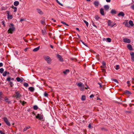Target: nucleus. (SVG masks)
Segmentation results:
<instances>
[{
	"label": "nucleus",
	"instance_id": "obj_1",
	"mask_svg": "<svg viewBox=\"0 0 134 134\" xmlns=\"http://www.w3.org/2000/svg\"><path fill=\"white\" fill-rule=\"evenodd\" d=\"M9 26L10 28L8 30V33L12 34L13 32L15 31V28L14 24L12 23H11Z\"/></svg>",
	"mask_w": 134,
	"mask_h": 134
},
{
	"label": "nucleus",
	"instance_id": "obj_2",
	"mask_svg": "<svg viewBox=\"0 0 134 134\" xmlns=\"http://www.w3.org/2000/svg\"><path fill=\"white\" fill-rule=\"evenodd\" d=\"M21 96V95L20 94L19 91H16L15 92V94L13 96V97H15L16 99H20Z\"/></svg>",
	"mask_w": 134,
	"mask_h": 134
},
{
	"label": "nucleus",
	"instance_id": "obj_3",
	"mask_svg": "<svg viewBox=\"0 0 134 134\" xmlns=\"http://www.w3.org/2000/svg\"><path fill=\"white\" fill-rule=\"evenodd\" d=\"M43 58L48 63H50L52 60L50 57L48 56L44 55L43 57Z\"/></svg>",
	"mask_w": 134,
	"mask_h": 134
},
{
	"label": "nucleus",
	"instance_id": "obj_4",
	"mask_svg": "<svg viewBox=\"0 0 134 134\" xmlns=\"http://www.w3.org/2000/svg\"><path fill=\"white\" fill-rule=\"evenodd\" d=\"M36 118L40 120H41L43 119V115L41 114H37L36 116Z\"/></svg>",
	"mask_w": 134,
	"mask_h": 134
},
{
	"label": "nucleus",
	"instance_id": "obj_5",
	"mask_svg": "<svg viewBox=\"0 0 134 134\" xmlns=\"http://www.w3.org/2000/svg\"><path fill=\"white\" fill-rule=\"evenodd\" d=\"M6 124L8 126H10V122L8 120L7 118L6 117H4L3 118Z\"/></svg>",
	"mask_w": 134,
	"mask_h": 134
},
{
	"label": "nucleus",
	"instance_id": "obj_6",
	"mask_svg": "<svg viewBox=\"0 0 134 134\" xmlns=\"http://www.w3.org/2000/svg\"><path fill=\"white\" fill-rule=\"evenodd\" d=\"M108 25L111 27H113L114 25H115L116 24L115 23H114L113 24H112L111 21L110 20H109L108 21Z\"/></svg>",
	"mask_w": 134,
	"mask_h": 134
},
{
	"label": "nucleus",
	"instance_id": "obj_7",
	"mask_svg": "<svg viewBox=\"0 0 134 134\" xmlns=\"http://www.w3.org/2000/svg\"><path fill=\"white\" fill-rule=\"evenodd\" d=\"M123 41L124 42L128 43H130L131 42L130 39L126 38H124Z\"/></svg>",
	"mask_w": 134,
	"mask_h": 134
},
{
	"label": "nucleus",
	"instance_id": "obj_8",
	"mask_svg": "<svg viewBox=\"0 0 134 134\" xmlns=\"http://www.w3.org/2000/svg\"><path fill=\"white\" fill-rule=\"evenodd\" d=\"M57 57H58V58L59 59V60L60 61L62 62L63 61V58L59 54H57Z\"/></svg>",
	"mask_w": 134,
	"mask_h": 134
},
{
	"label": "nucleus",
	"instance_id": "obj_9",
	"mask_svg": "<svg viewBox=\"0 0 134 134\" xmlns=\"http://www.w3.org/2000/svg\"><path fill=\"white\" fill-rule=\"evenodd\" d=\"M125 15V14L124 13L122 12H120L118 15V16H121L124 17Z\"/></svg>",
	"mask_w": 134,
	"mask_h": 134
},
{
	"label": "nucleus",
	"instance_id": "obj_10",
	"mask_svg": "<svg viewBox=\"0 0 134 134\" xmlns=\"http://www.w3.org/2000/svg\"><path fill=\"white\" fill-rule=\"evenodd\" d=\"M130 54L131 56L132 60L134 61V53L131 52L130 53Z\"/></svg>",
	"mask_w": 134,
	"mask_h": 134
},
{
	"label": "nucleus",
	"instance_id": "obj_11",
	"mask_svg": "<svg viewBox=\"0 0 134 134\" xmlns=\"http://www.w3.org/2000/svg\"><path fill=\"white\" fill-rule=\"evenodd\" d=\"M8 14V19H11L13 18V16L12 15H10L9 14V12H8L7 13Z\"/></svg>",
	"mask_w": 134,
	"mask_h": 134
},
{
	"label": "nucleus",
	"instance_id": "obj_12",
	"mask_svg": "<svg viewBox=\"0 0 134 134\" xmlns=\"http://www.w3.org/2000/svg\"><path fill=\"white\" fill-rule=\"evenodd\" d=\"M30 126H27L25 127L24 129L23 130V131L25 132L28 129H30Z\"/></svg>",
	"mask_w": 134,
	"mask_h": 134
},
{
	"label": "nucleus",
	"instance_id": "obj_13",
	"mask_svg": "<svg viewBox=\"0 0 134 134\" xmlns=\"http://www.w3.org/2000/svg\"><path fill=\"white\" fill-rule=\"evenodd\" d=\"M127 47L131 51L132 50V46L130 44H128L127 46Z\"/></svg>",
	"mask_w": 134,
	"mask_h": 134
},
{
	"label": "nucleus",
	"instance_id": "obj_14",
	"mask_svg": "<svg viewBox=\"0 0 134 134\" xmlns=\"http://www.w3.org/2000/svg\"><path fill=\"white\" fill-rule=\"evenodd\" d=\"M100 14L102 15H104V11L103 9V8H101L100 10Z\"/></svg>",
	"mask_w": 134,
	"mask_h": 134
},
{
	"label": "nucleus",
	"instance_id": "obj_15",
	"mask_svg": "<svg viewBox=\"0 0 134 134\" xmlns=\"http://www.w3.org/2000/svg\"><path fill=\"white\" fill-rule=\"evenodd\" d=\"M112 14H116V11L114 9H112L110 12Z\"/></svg>",
	"mask_w": 134,
	"mask_h": 134
},
{
	"label": "nucleus",
	"instance_id": "obj_16",
	"mask_svg": "<svg viewBox=\"0 0 134 134\" xmlns=\"http://www.w3.org/2000/svg\"><path fill=\"white\" fill-rule=\"evenodd\" d=\"M16 79L18 82L21 81V82H22L23 81V79H21L19 77H17L16 78Z\"/></svg>",
	"mask_w": 134,
	"mask_h": 134
},
{
	"label": "nucleus",
	"instance_id": "obj_17",
	"mask_svg": "<svg viewBox=\"0 0 134 134\" xmlns=\"http://www.w3.org/2000/svg\"><path fill=\"white\" fill-rule=\"evenodd\" d=\"M19 4V2L18 1H15L14 3V6H17Z\"/></svg>",
	"mask_w": 134,
	"mask_h": 134
},
{
	"label": "nucleus",
	"instance_id": "obj_18",
	"mask_svg": "<svg viewBox=\"0 0 134 134\" xmlns=\"http://www.w3.org/2000/svg\"><path fill=\"white\" fill-rule=\"evenodd\" d=\"M5 101L8 103V104H11V102L10 101H9L8 100V99L7 98V97H5Z\"/></svg>",
	"mask_w": 134,
	"mask_h": 134
},
{
	"label": "nucleus",
	"instance_id": "obj_19",
	"mask_svg": "<svg viewBox=\"0 0 134 134\" xmlns=\"http://www.w3.org/2000/svg\"><path fill=\"white\" fill-rule=\"evenodd\" d=\"M99 2L98 1H95L94 2V4L96 6H98L99 4Z\"/></svg>",
	"mask_w": 134,
	"mask_h": 134
},
{
	"label": "nucleus",
	"instance_id": "obj_20",
	"mask_svg": "<svg viewBox=\"0 0 134 134\" xmlns=\"http://www.w3.org/2000/svg\"><path fill=\"white\" fill-rule=\"evenodd\" d=\"M29 90L31 92H33L34 90V88L33 87H30L29 88Z\"/></svg>",
	"mask_w": 134,
	"mask_h": 134
},
{
	"label": "nucleus",
	"instance_id": "obj_21",
	"mask_svg": "<svg viewBox=\"0 0 134 134\" xmlns=\"http://www.w3.org/2000/svg\"><path fill=\"white\" fill-rule=\"evenodd\" d=\"M40 48V46H38L36 48H34L33 50V51L34 52H36L38 51L39 49Z\"/></svg>",
	"mask_w": 134,
	"mask_h": 134
},
{
	"label": "nucleus",
	"instance_id": "obj_22",
	"mask_svg": "<svg viewBox=\"0 0 134 134\" xmlns=\"http://www.w3.org/2000/svg\"><path fill=\"white\" fill-rule=\"evenodd\" d=\"M37 10L38 12L40 14H43V12H42L41 10L39 9H37Z\"/></svg>",
	"mask_w": 134,
	"mask_h": 134
},
{
	"label": "nucleus",
	"instance_id": "obj_23",
	"mask_svg": "<svg viewBox=\"0 0 134 134\" xmlns=\"http://www.w3.org/2000/svg\"><path fill=\"white\" fill-rule=\"evenodd\" d=\"M69 69H66L65 71H64L63 72V73L65 74H66L67 73H69Z\"/></svg>",
	"mask_w": 134,
	"mask_h": 134
},
{
	"label": "nucleus",
	"instance_id": "obj_24",
	"mask_svg": "<svg viewBox=\"0 0 134 134\" xmlns=\"http://www.w3.org/2000/svg\"><path fill=\"white\" fill-rule=\"evenodd\" d=\"M83 84L81 82H80L77 84V85L80 87L82 86Z\"/></svg>",
	"mask_w": 134,
	"mask_h": 134
},
{
	"label": "nucleus",
	"instance_id": "obj_25",
	"mask_svg": "<svg viewBox=\"0 0 134 134\" xmlns=\"http://www.w3.org/2000/svg\"><path fill=\"white\" fill-rule=\"evenodd\" d=\"M9 74V72H7L6 71H5L3 73V75L4 76H6L7 74Z\"/></svg>",
	"mask_w": 134,
	"mask_h": 134
},
{
	"label": "nucleus",
	"instance_id": "obj_26",
	"mask_svg": "<svg viewBox=\"0 0 134 134\" xmlns=\"http://www.w3.org/2000/svg\"><path fill=\"white\" fill-rule=\"evenodd\" d=\"M104 8L106 10H108L109 8V7L108 5H106L104 6Z\"/></svg>",
	"mask_w": 134,
	"mask_h": 134
},
{
	"label": "nucleus",
	"instance_id": "obj_27",
	"mask_svg": "<svg viewBox=\"0 0 134 134\" xmlns=\"http://www.w3.org/2000/svg\"><path fill=\"white\" fill-rule=\"evenodd\" d=\"M42 34L43 35H45L46 33V31L45 29L44 30H42Z\"/></svg>",
	"mask_w": 134,
	"mask_h": 134
},
{
	"label": "nucleus",
	"instance_id": "obj_28",
	"mask_svg": "<svg viewBox=\"0 0 134 134\" xmlns=\"http://www.w3.org/2000/svg\"><path fill=\"white\" fill-rule=\"evenodd\" d=\"M80 90L81 91H83L84 90L85 87H84V85H83L81 87H80Z\"/></svg>",
	"mask_w": 134,
	"mask_h": 134
},
{
	"label": "nucleus",
	"instance_id": "obj_29",
	"mask_svg": "<svg viewBox=\"0 0 134 134\" xmlns=\"http://www.w3.org/2000/svg\"><path fill=\"white\" fill-rule=\"evenodd\" d=\"M12 8L14 9V12H16L17 11V8L13 6Z\"/></svg>",
	"mask_w": 134,
	"mask_h": 134
},
{
	"label": "nucleus",
	"instance_id": "obj_30",
	"mask_svg": "<svg viewBox=\"0 0 134 134\" xmlns=\"http://www.w3.org/2000/svg\"><path fill=\"white\" fill-rule=\"evenodd\" d=\"M129 23L131 26H133V22L132 20H130L129 21Z\"/></svg>",
	"mask_w": 134,
	"mask_h": 134
},
{
	"label": "nucleus",
	"instance_id": "obj_31",
	"mask_svg": "<svg viewBox=\"0 0 134 134\" xmlns=\"http://www.w3.org/2000/svg\"><path fill=\"white\" fill-rule=\"evenodd\" d=\"M81 100H85L86 99V97L85 96H82L81 97Z\"/></svg>",
	"mask_w": 134,
	"mask_h": 134
},
{
	"label": "nucleus",
	"instance_id": "obj_32",
	"mask_svg": "<svg viewBox=\"0 0 134 134\" xmlns=\"http://www.w3.org/2000/svg\"><path fill=\"white\" fill-rule=\"evenodd\" d=\"M33 108L35 110H36L38 109V107L36 105H34Z\"/></svg>",
	"mask_w": 134,
	"mask_h": 134
},
{
	"label": "nucleus",
	"instance_id": "obj_33",
	"mask_svg": "<svg viewBox=\"0 0 134 134\" xmlns=\"http://www.w3.org/2000/svg\"><path fill=\"white\" fill-rule=\"evenodd\" d=\"M106 40L107 41L109 42H110L111 41V39L110 38H106Z\"/></svg>",
	"mask_w": 134,
	"mask_h": 134
},
{
	"label": "nucleus",
	"instance_id": "obj_34",
	"mask_svg": "<svg viewBox=\"0 0 134 134\" xmlns=\"http://www.w3.org/2000/svg\"><path fill=\"white\" fill-rule=\"evenodd\" d=\"M125 93L126 94H131V92L129 91L126 90L125 92Z\"/></svg>",
	"mask_w": 134,
	"mask_h": 134
},
{
	"label": "nucleus",
	"instance_id": "obj_35",
	"mask_svg": "<svg viewBox=\"0 0 134 134\" xmlns=\"http://www.w3.org/2000/svg\"><path fill=\"white\" fill-rule=\"evenodd\" d=\"M83 21L85 23V24L86 25V26L87 27H88V23L87 21H86L85 20H83Z\"/></svg>",
	"mask_w": 134,
	"mask_h": 134
},
{
	"label": "nucleus",
	"instance_id": "obj_36",
	"mask_svg": "<svg viewBox=\"0 0 134 134\" xmlns=\"http://www.w3.org/2000/svg\"><path fill=\"white\" fill-rule=\"evenodd\" d=\"M24 86L26 87H27L29 86L28 84L27 83H24Z\"/></svg>",
	"mask_w": 134,
	"mask_h": 134
},
{
	"label": "nucleus",
	"instance_id": "obj_37",
	"mask_svg": "<svg viewBox=\"0 0 134 134\" xmlns=\"http://www.w3.org/2000/svg\"><path fill=\"white\" fill-rule=\"evenodd\" d=\"M61 23H62L64 25H65L67 26H69V25H68V24H66V23H65V22H64V21H61Z\"/></svg>",
	"mask_w": 134,
	"mask_h": 134
},
{
	"label": "nucleus",
	"instance_id": "obj_38",
	"mask_svg": "<svg viewBox=\"0 0 134 134\" xmlns=\"http://www.w3.org/2000/svg\"><path fill=\"white\" fill-rule=\"evenodd\" d=\"M80 41L84 45L86 46V47H88L87 45L85 43L83 42L82 40H80Z\"/></svg>",
	"mask_w": 134,
	"mask_h": 134
},
{
	"label": "nucleus",
	"instance_id": "obj_39",
	"mask_svg": "<svg viewBox=\"0 0 134 134\" xmlns=\"http://www.w3.org/2000/svg\"><path fill=\"white\" fill-rule=\"evenodd\" d=\"M41 23L43 24L44 25V20L43 19V20H41Z\"/></svg>",
	"mask_w": 134,
	"mask_h": 134
},
{
	"label": "nucleus",
	"instance_id": "obj_40",
	"mask_svg": "<svg viewBox=\"0 0 134 134\" xmlns=\"http://www.w3.org/2000/svg\"><path fill=\"white\" fill-rule=\"evenodd\" d=\"M4 69L3 68H1L0 69V72L1 73H3L4 71Z\"/></svg>",
	"mask_w": 134,
	"mask_h": 134
},
{
	"label": "nucleus",
	"instance_id": "obj_41",
	"mask_svg": "<svg viewBox=\"0 0 134 134\" xmlns=\"http://www.w3.org/2000/svg\"><path fill=\"white\" fill-rule=\"evenodd\" d=\"M95 19L96 20H97L99 19V17L97 15L95 17Z\"/></svg>",
	"mask_w": 134,
	"mask_h": 134
},
{
	"label": "nucleus",
	"instance_id": "obj_42",
	"mask_svg": "<svg viewBox=\"0 0 134 134\" xmlns=\"http://www.w3.org/2000/svg\"><path fill=\"white\" fill-rule=\"evenodd\" d=\"M56 2H57L60 5L62 6H63V5L61 3L58 1V0H56Z\"/></svg>",
	"mask_w": 134,
	"mask_h": 134
},
{
	"label": "nucleus",
	"instance_id": "obj_43",
	"mask_svg": "<svg viewBox=\"0 0 134 134\" xmlns=\"http://www.w3.org/2000/svg\"><path fill=\"white\" fill-rule=\"evenodd\" d=\"M11 79V78L10 77H9L7 79V80L8 82H10Z\"/></svg>",
	"mask_w": 134,
	"mask_h": 134
},
{
	"label": "nucleus",
	"instance_id": "obj_44",
	"mask_svg": "<svg viewBox=\"0 0 134 134\" xmlns=\"http://www.w3.org/2000/svg\"><path fill=\"white\" fill-rule=\"evenodd\" d=\"M127 84L128 85V86H130V81H128L127 82Z\"/></svg>",
	"mask_w": 134,
	"mask_h": 134
},
{
	"label": "nucleus",
	"instance_id": "obj_45",
	"mask_svg": "<svg viewBox=\"0 0 134 134\" xmlns=\"http://www.w3.org/2000/svg\"><path fill=\"white\" fill-rule=\"evenodd\" d=\"M119 69V67L118 65H116L115 69L116 70H118Z\"/></svg>",
	"mask_w": 134,
	"mask_h": 134
},
{
	"label": "nucleus",
	"instance_id": "obj_46",
	"mask_svg": "<svg viewBox=\"0 0 134 134\" xmlns=\"http://www.w3.org/2000/svg\"><path fill=\"white\" fill-rule=\"evenodd\" d=\"M20 102L21 103H22L23 105H24V104L26 103V102H25L24 101L23 102L21 100L20 101Z\"/></svg>",
	"mask_w": 134,
	"mask_h": 134
},
{
	"label": "nucleus",
	"instance_id": "obj_47",
	"mask_svg": "<svg viewBox=\"0 0 134 134\" xmlns=\"http://www.w3.org/2000/svg\"><path fill=\"white\" fill-rule=\"evenodd\" d=\"M125 25L127 27H129V24H128V23L127 22L126 23H125Z\"/></svg>",
	"mask_w": 134,
	"mask_h": 134
},
{
	"label": "nucleus",
	"instance_id": "obj_48",
	"mask_svg": "<svg viewBox=\"0 0 134 134\" xmlns=\"http://www.w3.org/2000/svg\"><path fill=\"white\" fill-rule=\"evenodd\" d=\"M10 85L11 87H12L13 85V83L12 82H10Z\"/></svg>",
	"mask_w": 134,
	"mask_h": 134
},
{
	"label": "nucleus",
	"instance_id": "obj_49",
	"mask_svg": "<svg viewBox=\"0 0 134 134\" xmlns=\"http://www.w3.org/2000/svg\"><path fill=\"white\" fill-rule=\"evenodd\" d=\"M113 80L116 83H118V81H117V80L116 79H113Z\"/></svg>",
	"mask_w": 134,
	"mask_h": 134
},
{
	"label": "nucleus",
	"instance_id": "obj_50",
	"mask_svg": "<svg viewBox=\"0 0 134 134\" xmlns=\"http://www.w3.org/2000/svg\"><path fill=\"white\" fill-rule=\"evenodd\" d=\"M0 133L1 134H5L4 132H3L1 130H0Z\"/></svg>",
	"mask_w": 134,
	"mask_h": 134
},
{
	"label": "nucleus",
	"instance_id": "obj_51",
	"mask_svg": "<svg viewBox=\"0 0 134 134\" xmlns=\"http://www.w3.org/2000/svg\"><path fill=\"white\" fill-rule=\"evenodd\" d=\"M103 66H105L106 65V63L104 62H103L102 63Z\"/></svg>",
	"mask_w": 134,
	"mask_h": 134
},
{
	"label": "nucleus",
	"instance_id": "obj_52",
	"mask_svg": "<svg viewBox=\"0 0 134 134\" xmlns=\"http://www.w3.org/2000/svg\"><path fill=\"white\" fill-rule=\"evenodd\" d=\"M23 39L26 42H28V41L25 40L24 37Z\"/></svg>",
	"mask_w": 134,
	"mask_h": 134
},
{
	"label": "nucleus",
	"instance_id": "obj_53",
	"mask_svg": "<svg viewBox=\"0 0 134 134\" xmlns=\"http://www.w3.org/2000/svg\"><path fill=\"white\" fill-rule=\"evenodd\" d=\"M2 93L1 92H0V100L2 98Z\"/></svg>",
	"mask_w": 134,
	"mask_h": 134
},
{
	"label": "nucleus",
	"instance_id": "obj_54",
	"mask_svg": "<svg viewBox=\"0 0 134 134\" xmlns=\"http://www.w3.org/2000/svg\"><path fill=\"white\" fill-rule=\"evenodd\" d=\"M90 97L91 98H93L94 97V95L93 94H92L90 96Z\"/></svg>",
	"mask_w": 134,
	"mask_h": 134
},
{
	"label": "nucleus",
	"instance_id": "obj_55",
	"mask_svg": "<svg viewBox=\"0 0 134 134\" xmlns=\"http://www.w3.org/2000/svg\"><path fill=\"white\" fill-rule=\"evenodd\" d=\"M2 23L3 25L4 26H5V25L4 23V21H2Z\"/></svg>",
	"mask_w": 134,
	"mask_h": 134
},
{
	"label": "nucleus",
	"instance_id": "obj_56",
	"mask_svg": "<svg viewBox=\"0 0 134 134\" xmlns=\"http://www.w3.org/2000/svg\"><path fill=\"white\" fill-rule=\"evenodd\" d=\"M131 8L134 10V5H133L131 6Z\"/></svg>",
	"mask_w": 134,
	"mask_h": 134
},
{
	"label": "nucleus",
	"instance_id": "obj_57",
	"mask_svg": "<svg viewBox=\"0 0 134 134\" xmlns=\"http://www.w3.org/2000/svg\"><path fill=\"white\" fill-rule=\"evenodd\" d=\"M98 84L99 85L100 87V88L102 87V85L101 83H98Z\"/></svg>",
	"mask_w": 134,
	"mask_h": 134
},
{
	"label": "nucleus",
	"instance_id": "obj_58",
	"mask_svg": "<svg viewBox=\"0 0 134 134\" xmlns=\"http://www.w3.org/2000/svg\"><path fill=\"white\" fill-rule=\"evenodd\" d=\"M132 82L134 83V79L133 78H132Z\"/></svg>",
	"mask_w": 134,
	"mask_h": 134
},
{
	"label": "nucleus",
	"instance_id": "obj_59",
	"mask_svg": "<svg viewBox=\"0 0 134 134\" xmlns=\"http://www.w3.org/2000/svg\"><path fill=\"white\" fill-rule=\"evenodd\" d=\"M3 64L2 63H0V67H2L3 66Z\"/></svg>",
	"mask_w": 134,
	"mask_h": 134
},
{
	"label": "nucleus",
	"instance_id": "obj_60",
	"mask_svg": "<svg viewBox=\"0 0 134 134\" xmlns=\"http://www.w3.org/2000/svg\"><path fill=\"white\" fill-rule=\"evenodd\" d=\"M88 127L89 128H91V125L90 124H89L88 125Z\"/></svg>",
	"mask_w": 134,
	"mask_h": 134
},
{
	"label": "nucleus",
	"instance_id": "obj_61",
	"mask_svg": "<svg viewBox=\"0 0 134 134\" xmlns=\"http://www.w3.org/2000/svg\"><path fill=\"white\" fill-rule=\"evenodd\" d=\"M44 95L45 96H47L48 95V94L46 93H44Z\"/></svg>",
	"mask_w": 134,
	"mask_h": 134
},
{
	"label": "nucleus",
	"instance_id": "obj_62",
	"mask_svg": "<svg viewBox=\"0 0 134 134\" xmlns=\"http://www.w3.org/2000/svg\"><path fill=\"white\" fill-rule=\"evenodd\" d=\"M106 1L107 2H109L111 1V0H106Z\"/></svg>",
	"mask_w": 134,
	"mask_h": 134
},
{
	"label": "nucleus",
	"instance_id": "obj_63",
	"mask_svg": "<svg viewBox=\"0 0 134 134\" xmlns=\"http://www.w3.org/2000/svg\"><path fill=\"white\" fill-rule=\"evenodd\" d=\"M25 20V19H21L20 20L21 21H23Z\"/></svg>",
	"mask_w": 134,
	"mask_h": 134
},
{
	"label": "nucleus",
	"instance_id": "obj_64",
	"mask_svg": "<svg viewBox=\"0 0 134 134\" xmlns=\"http://www.w3.org/2000/svg\"><path fill=\"white\" fill-rule=\"evenodd\" d=\"M52 20H53L54 22H55L56 21L55 20H54L53 18H52Z\"/></svg>",
	"mask_w": 134,
	"mask_h": 134
}]
</instances>
